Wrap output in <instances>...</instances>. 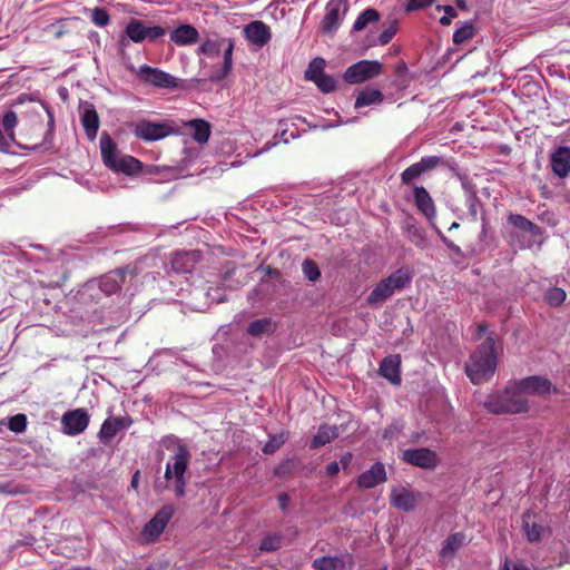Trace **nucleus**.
Instances as JSON below:
<instances>
[{"mask_svg":"<svg viewBox=\"0 0 570 570\" xmlns=\"http://www.w3.org/2000/svg\"><path fill=\"white\" fill-rule=\"evenodd\" d=\"M340 472V463L334 461V462H331L326 465V473L330 475V476H334L336 475L337 473Z\"/></svg>","mask_w":570,"mask_h":570,"instance_id":"nucleus-57","label":"nucleus"},{"mask_svg":"<svg viewBox=\"0 0 570 570\" xmlns=\"http://www.w3.org/2000/svg\"><path fill=\"white\" fill-rule=\"evenodd\" d=\"M455 4L461 10H466V1L465 0H455Z\"/></svg>","mask_w":570,"mask_h":570,"instance_id":"nucleus-60","label":"nucleus"},{"mask_svg":"<svg viewBox=\"0 0 570 570\" xmlns=\"http://www.w3.org/2000/svg\"><path fill=\"white\" fill-rule=\"evenodd\" d=\"M411 281L412 276L409 269L399 268L376 284L366 298L367 304L371 306L383 304L395 291H402L409 286Z\"/></svg>","mask_w":570,"mask_h":570,"instance_id":"nucleus-6","label":"nucleus"},{"mask_svg":"<svg viewBox=\"0 0 570 570\" xmlns=\"http://www.w3.org/2000/svg\"><path fill=\"white\" fill-rule=\"evenodd\" d=\"M384 99V95L379 89L365 88L361 90L356 97L354 107L360 109L371 105H380Z\"/></svg>","mask_w":570,"mask_h":570,"instance_id":"nucleus-29","label":"nucleus"},{"mask_svg":"<svg viewBox=\"0 0 570 570\" xmlns=\"http://www.w3.org/2000/svg\"><path fill=\"white\" fill-rule=\"evenodd\" d=\"M169 38L177 46H188L198 41L199 32L191 24H181L170 32Z\"/></svg>","mask_w":570,"mask_h":570,"instance_id":"nucleus-25","label":"nucleus"},{"mask_svg":"<svg viewBox=\"0 0 570 570\" xmlns=\"http://www.w3.org/2000/svg\"><path fill=\"white\" fill-rule=\"evenodd\" d=\"M129 273L130 268L128 266L109 272L100 278V289L108 295L117 293L121 289L126 275Z\"/></svg>","mask_w":570,"mask_h":570,"instance_id":"nucleus-19","label":"nucleus"},{"mask_svg":"<svg viewBox=\"0 0 570 570\" xmlns=\"http://www.w3.org/2000/svg\"><path fill=\"white\" fill-rule=\"evenodd\" d=\"M131 132L140 140L150 142L164 139L176 132L173 122L170 121H151L140 119L131 124Z\"/></svg>","mask_w":570,"mask_h":570,"instance_id":"nucleus-8","label":"nucleus"},{"mask_svg":"<svg viewBox=\"0 0 570 570\" xmlns=\"http://www.w3.org/2000/svg\"><path fill=\"white\" fill-rule=\"evenodd\" d=\"M137 76L141 81L158 88L177 89L179 87L177 78L148 65L140 66Z\"/></svg>","mask_w":570,"mask_h":570,"instance_id":"nucleus-12","label":"nucleus"},{"mask_svg":"<svg viewBox=\"0 0 570 570\" xmlns=\"http://www.w3.org/2000/svg\"><path fill=\"white\" fill-rule=\"evenodd\" d=\"M502 570H529L527 566L520 562H510L508 559L504 560Z\"/></svg>","mask_w":570,"mask_h":570,"instance_id":"nucleus-55","label":"nucleus"},{"mask_svg":"<svg viewBox=\"0 0 570 570\" xmlns=\"http://www.w3.org/2000/svg\"><path fill=\"white\" fill-rule=\"evenodd\" d=\"M507 220L513 228L528 232L532 236H539L541 234V228L523 215L509 214Z\"/></svg>","mask_w":570,"mask_h":570,"instance_id":"nucleus-28","label":"nucleus"},{"mask_svg":"<svg viewBox=\"0 0 570 570\" xmlns=\"http://www.w3.org/2000/svg\"><path fill=\"white\" fill-rule=\"evenodd\" d=\"M567 298V293L560 287H550L544 293V301L548 305L558 307Z\"/></svg>","mask_w":570,"mask_h":570,"instance_id":"nucleus-38","label":"nucleus"},{"mask_svg":"<svg viewBox=\"0 0 570 570\" xmlns=\"http://www.w3.org/2000/svg\"><path fill=\"white\" fill-rule=\"evenodd\" d=\"M314 83L323 94L334 92L337 88L336 79L327 73H324L323 76L317 77V79H314Z\"/></svg>","mask_w":570,"mask_h":570,"instance_id":"nucleus-39","label":"nucleus"},{"mask_svg":"<svg viewBox=\"0 0 570 570\" xmlns=\"http://www.w3.org/2000/svg\"><path fill=\"white\" fill-rule=\"evenodd\" d=\"M403 462L423 470H435L440 464V458L435 451L429 448L406 449L402 452Z\"/></svg>","mask_w":570,"mask_h":570,"instance_id":"nucleus-11","label":"nucleus"},{"mask_svg":"<svg viewBox=\"0 0 570 570\" xmlns=\"http://www.w3.org/2000/svg\"><path fill=\"white\" fill-rule=\"evenodd\" d=\"M100 153L104 165L115 173L135 175L141 170V163L129 155H119L117 144L107 131L100 136Z\"/></svg>","mask_w":570,"mask_h":570,"instance_id":"nucleus-4","label":"nucleus"},{"mask_svg":"<svg viewBox=\"0 0 570 570\" xmlns=\"http://www.w3.org/2000/svg\"><path fill=\"white\" fill-rule=\"evenodd\" d=\"M302 271L305 275V277L311 281L315 282L321 277V271L317 266V264L313 261L306 259L302 264Z\"/></svg>","mask_w":570,"mask_h":570,"instance_id":"nucleus-42","label":"nucleus"},{"mask_svg":"<svg viewBox=\"0 0 570 570\" xmlns=\"http://www.w3.org/2000/svg\"><path fill=\"white\" fill-rule=\"evenodd\" d=\"M380 12L374 8L365 9L355 20L352 30L355 32L364 30L368 24L380 20Z\"/></svg>","mask_w":570,"mask_h":570,"instance_id":"nucleus-34","label":"nucleus"},{"mask_svg":"<svg viewBox=\"0 0 570 570\" xmlns=\"http://www.w3.org/2000/svg\"><path fill=\"white\" fill-rule=\"evenodd\" d=\"M524 528H525V532H527V537L529 539V541H538L540 540L541 538V527L537 523H533V524H529V523H525L524 524Z\"/></svg>","mask_w":570,"mask_h":570,"instance_id":"nucleus-52","label":"nucleus"},{"mask_svg":"<svg viewBox=\"0 0 570 570\" xmlns=\"http://www.w3.org/2000/svg\"><path fill=\"white\" fill-rule=\"evenodd\" d=\"M88 140L94 141L99 130V116L94 105L88 104L80 116Z\"/></svg>","mask_w":570,"mask_h":570,"instance_id":"nucleus-23","label":"nucleus"},{"mask_svg":"<svg viewBox=\"0 0 570 570\" xmlns=\"http://www.w3.org/2000/svg\"><path fill=\"white\" fill-rule=\"evenodd\" d=\"M436 234L440 236L442 243L450 249L452 250L453 253L455 254H460L461 253V248L459 245L454 244L452 240H450L443 233L442 230L436 227L435 225L433 226Z\"/></svg>","mask_w":570,"mask_h":570,"instance_id":"nucleus-53","label":"nucleus"},{"mask_svg":"<svg viewBox=\"0 0 570 570\" xmlns=\"http://www.w3.org/2000/svg\"><path fill=\"white\" fill-rule=\"evenodd\" d=\"M420 500L421 494L411 491L406 487L396 485L391 490V504L404 512L413 511Z\"/></svg>","mask_w":570,"mask_h":570,"instance_id":"nucleus-15","label":"nucleus"},{"mask_svg":"<svg viewBox=\"0 0 570 570\" xmlns=\"http://www.w3.org/2000/svg\"><path fill=\"white\" fill-rule=\"evenodd\" d=\"M520 395H546L549 394L552 384L550 380L540 375L527 376L520 380L512 381Z\"/></svg>","mask_w":570,"mask_h":570,"instance_id":"nucleus-14","label":"nucleus"},{"mask_svg":"<svg viewBox=\"0 0 570 570\" xmlns=\"http://www.w3.org/2000/svg\"><path fill=\"white\" fill-rule=\"evenodd\" d=\"M284 535L278 532L267 533L261 541L259 550L262 552H274L283 544Z\"/></svg>","mask_w":570,"mask_h":570,"instance_id":"nucleus-36","label":"nucleus"},{"mask_svg":"<svg viewBox=\"0 0 570 570\" xmlns=\"http://www.w3.org/2000/svg\"><path fill=\"white\" fill-rule=\"evenodd\" d=\"M351 461H352V454L345 453L344 455H342L338 463L342 464V466L345 469L350 465Z\"/></svg>","mask_w":570,"mask_h":570,"instance_id":"nucleus-58","label":"nucleus"},{"mask_svg":"<svg viewBox=\"0 0 570 570\" xmlns=\"http://www.w3.org/2000/svg\"><path fill=\"white\" fill-rule=\"evenodd\" d=\"M17 122V115L12 110L7 111L1 120V129L8 132V136L11 140H13L14 138L13 128L16 127Z\"/></svg>","mask_w":570,"mask_h":570,"instance_id":"nucleus-41","label":"nucleus"},{"mask_svg":"<svg viewBox=\"0 0 570 570\" xmlns=\"http://www.w3.org/2000/svg\"><path fill=\"white\" fill-rule=\"evenodd\" d=\"M138 478H139V471H136L131 478V487L135 489L138 487Z\"/></svg>","mask_w":570,"mask_h":570,"instance_id":"nucleus-59","label":"nucleus"},{"mask_svg":"<svg viewBox=\"0 0 570 570\" xmlns=\"http://www.w3.org/2000/svg\"><path fill=\"white\" fill-rule=\"evenodd\" d=\"M325 59L322 57L314 58L309 63L307 69L305 70V79L313 81L325 73Z\"/></svg>","mask_w":570,"mask_h":570,"instance_id":"nucleus-37","label":"nucleus"},{"mask_svg":"<svg viewBox=\"0 0 570 570\" xmlns=\"http://www.w3.org/2000/svg\"><path fill=\"white\" fill-rule=\"evenodd\" d=\"M276 328L275 323L272 318L264 317L250 322L247 326V334L253 337H259L263 335L272 334Z\"/></svg>","mask_w":570,"mask_h":570,"instance_id":"nucleus-31","label":"nucleus"},{"mask_svg":"<svg viewBox=\"0 0 570 570\" xmlns=\"http://www.w3.org/2000/svg\"><path fill=\"white\" fill-rule=\"evenodd\" d=\"M475 30L472 23H465L463 27L456 29L453 33V42L461 45L471 40L474 37Z\"/></svg>","mask_w":570,"mask_h":570,"instance_id":"nucleus-40","label":"nucleus"},{"mask_svg":"<svg viewBox=\"0 0 570 570\" xmlns=\"http://www.w3.org/2000/svg\"><path fill=\"white\" fill-rule=\"evenodd\" d=\"M277 500H278V504H279V508L283 510V511H286L288 504H289V497L287 493L283 492V493H279L278 497H277Z\"/></svg>","mask_w":570,"mask_h":570,"instance_id":"nucleus-56","label":"nucleus"},{"mask_svg":"<svg viewBox=\"0 0 570 570\" xmlns=\"http://www.w3.org/2000/svg\"><path fill=\"white\" fill-rule=\"evenodd\" d=\"M518 237H519V236H518L517 234H514V233H510V234H509V242H510L511 244H513V243H514V240H515Z\"/></svg>","mask_w":570,"mask_h":570,"instance_id":"nucleus-61","label":"nucleus"},{"mask_svg":"<svg viewBox=\"0 0 570 570\" xmlns=\"http://www.w3.org/2000/svg\"><path fill=\"white\" fill-rule=\"evenodd\" d=\"M190 461V452L185 444L179 443L174 455L170 456L165 469L166 481L174 482V490L177 498L186 494L187 484L186 471Z\"/></svg>","mask_w":570,"mask_h":570,"instance_id":"nucleus-5","label":"nucleus"},{"mask_svg":"<svg viewBox=\"0 0 570 570\" xmlns=\"http://www.w3.org/2000/svg\"><path fill=\"white\" fill-rule=\"evenodd\" d=\"M23 487L16 484L12 481L0 482V493L6 495H18L24 493Z\"/></svg>","mask_w":570,"mask_h":570,"instance_id":"nucleus-47","label":"nucleus"},{"mask_svg":"<svg viewBox=\"0 0 570 570\" xmlns=\"http://www.w3.org/2000/svg\"><path fill=\"white\" fill-rule=\"evenodd\" d=\"M173 513H174L173 507L171 505H167V507L161 508L154 515V518L158 521V523L163 524L166 528L167 523L169 522V520L173 517Z\"/></svg>","mask_w":570,"mask_h":570,"instance_id":"nucleus-50","label":"nucleus"},{"mask_svg":"<svg viewBox=\"0 0 570 570\" xmlns=\"http://www.w3.org/2000/svg\"><path fill=\"white\" fill-rule=\"evenodd\" d=\"M166 35V29L161 26H148L145 21L139 19H130L125 28V36L120 37V47H126L129 40L140 43L144 40L156 41L158 38Z\"/></svg>","mask_w":570,"mask_h":570,"instance_id":"nucleus-7","label":"nucleus"},{"mask_svg":"<svg viewBox=\"0 0 570 570\" xmlns=\"http://www.w3.org/2000/svg\"><path fill=\"white\" fill-rule=\"evenodd\" d=\"M404 70H406V66H405V63H402V65H400V66L397 67V72H401V71H404Z\"/></svg>","mask_w":570,"mask_h":570,"instance_id":"nucleus-64","label":"nucleus"},{"mask_svg":"<svg viewBox=\"0 0 570 570\" xmlns=\"http://www.w3.org/2000/svg\"><path fill=\"white\" fill-rule=\"evenodd\" d=\"M353 557L350 553H341L337 556H324L313 561L316 570H345L352 568Z\"/></svg>","mask_w":570,"mask_h":570,"instance_id":"nucleus-18","label":"nucleus"},{"mask_svg":"<svg viewBox=\"0 0 570 570\" xmlns=\"http://www.w3.org/2000/svg\"><path fill=\"white\" fill-rule=\"evenodd\" d=\"M40 106L48 115V132L47 134H51L55 128V117H53L52 110L49 106H47L43 102H41Z\"/></svg>","mask_w":570,"mask_h":570,"instance_id":"nucleus-54","label":"nucleus"},{"mask_svg":"<svg viewBox=\"0 0 570 570\" xmlns=\"http://www.w3.org/2000/svg\"><path fill=\"white\" fill-rule=\"evenodd\" d=\"M466 206L471 218L476 220L479 215V207H481V200L474 193L468 197Z\"/></svg>","mask_w":570,"mask_h":570,"instance_id":"nucleus-49","label":"nucleus"},{"mask_svg":"<svg viewBox=\"0 0 570 570\" xmlns=\"http://www.w3.org/2000/svg\"><path fill=\"white\" fill-rule=\"evenodd\" d=\"M90 18L97 27H106L110 22V16L105 8H94Z\"/></svg>","mask_w":570,"mask_h":570,"instance_id":"nucleus-44","label":"nucleus"},{"mask_svg":"<svg viewBox=\"0 0 570 570\" xmlns=\"http://www.w3.org/2000/svg\"><path fill=\"white\" fill-rule=\"evenodd\" d=\"M62 430L68 435L83 432L89 424V415L85 409L68 411L61 419Z\"/></svg>","mask_w":570,"mask_h":570,"instance_id":"nucleus-16","label":"nucleus"},{"mask_svg":"<svg viewBox=\"0 0 570 570\" xmlns=\"http://www.w3.org/2000/svg\"><path fill=\"white\" fill-rule=\"evenodd\" d=\"M8 428L14 433H22L27 428L26 414L19 413L9 419Z\"/></svg>","mask_w":570,"mask_h":570,"instance_id":"nucleus-45","label":"nucleus"},{"mask_svg":"<svg viewBox=\"0 0 570 570\" xmlns=\"http://www.w3.org/2000/svg\"><path fill=\"white\" fill-rule=\"evenodd\" d=\"M245 37L252 43L265 46L271 40V30L263 21L254 20L244 28Z\"/></svg>","mask_w":570,"mask_h":570,"instance_id":"nucleus-21","label":"nucleus"},{"mask_svg":"<svg viewBox=\"0 0 570 570\" xmlns=\"http://www.w3.org/2000/svg\"><path fill=\"white\" fill-rule=\"evenodd\" d=\"M386 481V472L384 464L374 463L368 470L364 471L357 479V484L363 489H372L380 483Z\"/></svg>","mask_w":570,"mask_h":570,"instance_id":"nucleus-22","label":"nucleus"},{"mask_svg":"<svg viewBox=\"0 0 570 570\" xmlns=\"http://www.w3.org/2000/svg\"><path fill=\"white\" fill-rule=\"evenodd\" d=\"M552 171L559 178L570 174V147L559 146L550 156Z\"/></svg>","mask_w":570,"mask_h":570,"instance_id":"nucleus-20","label":"nucleus"},{"mask_svg":"<svg viewBox=\"0 0 570 570\" xmlns=\"http://www.w3.org/2000/svg\"><path fill=\"white\" fill-rule=\"evenodd\" d=\"M125 428L124 419L121 417H110L107 419L99 431V439L102 443H107L111 440L116 434Z\"/></svg>","mask_w":570,"mask_h":570,"instance_id":"nucleus-30","label":"nucleus"},{"mask_svg":"<svg viewBox=\"0 0 570 570\" xmlns=\"http://www.w3.org/2000/svg\"><path fill=\"white\" fill-rule=\"evenodd\" d=\"M165 527L158 523L155 518H153L146 523L144 528V534L150 538H157L160 535V533H163Z\"/></svg>","mask_w":570,"mask_h":570,"instance_id":"nucleus-46","label":"nucleus"},{"mask_svg":"<svg viewBox=\"0 0 570 570\" xmlns=\"http://www.w3.org/2000/svg\"><path fill=\"white\" fill-rule=\"evenodd\" d=\"M186 126L194 130L193 138L198 144H205L210 137V125L208 121L196 118L186 122Z\"/></svg>","mask_w":570,"mask_h":570,"instance_id":"nucleus-32","label":"nucleus"},{"mask_svg":"<svg viewBox=\"0 0 570 570\" xmlns=\"http://www.w3.org/2000/svg\"><path fill=\"white\" fill-rule=\"evenodd\" d=\"M338 428L336 425L323 424L318 428L316 434L311 441V449H320L338 436Z\"/></svg>","mask_w":570,"mask_h":570,"instance_id":"nucleus-27","label":"nucleus"},{"mask_svg":"<svg viewBox=\"0 0 570 570\" xmlns=\"http://www.w3.org/2000/svg\"><path fill=\"white\" fill-rule=\"evenodd\" d=\"M483 406L492 414H521L529 411L528 399L520 395L512 381L502 391L489 394Z\"/></svg>","mask_w":570,"mask_h":570,"instance_id":"nucleus-3","label":"nucleus"},{"mask_svg":"<svg viewBox=\"0 0 570 570\" xmlns=\"http://www.w3.org/2000/svg\"><path fill=\"white\" fill-rule=\"evenodd\" d=\"M438 10H443L445 12V16L440 18V23L443 26H449L452 21V18H455L458 16L456 10L450 6H436Z\"/></svg>","mask_w":570,"mask_h":570,"instance_id":"nucleus-51","label":"nucleus"},{"mask_svg":"<svg viewBox=\"0 0 570 570\" xmlns=\"http://www.w3.org/2000/svg\"><path fill=\"white\" fill-rule=\"evenodd\" d=\"M406 238L417 248L425 249L429 246V242L423 228L415 224H407L404 228Z\"/></svg>","mask_w":570,"mask_h":570,"instance_id":"nucleus-33","label":"nucleus"},{"mask_svg":"<svg viewBox=\"0 0 570 570\" xmlns=\"http://www.w3.org/2000/svg\"><path fill=\"white\" fill-rule=\"evenodd\" d=\"M489 325L480 323L476 325L473 338L482 341L478 347V356H498L501 351V343L494 333H488Z\"/></svg>","mask_w":570,"mask_h":570,"instance_id":"nucleus-13","label":"nucleus"},{"mask_svg":"<svg viewBox=\"0 0 570 570\" xmlns=\"http://www.w3.org/2000/svg\"><path fill=\"white\" fill-rule=\"evenodd\" d=\"M464 539V534L460 532L450 534L443 543L441 556L443 558L452 557L462 547Z\"/></svg>","mask_w":570,"mask_h":570,"instance_id":"nucleus-35","label":"nucleus"},{"mask_svg":"<svg viewBox=\"0 0 570 570\" xmlns=\"http://www.w3.org/2000/svg\"><path fill=\"white\" fill-rule=\"evenodd\" d=\"M382 69V63L376 60H361L345 70L343 79L351 85L362 83L380 76Z\"/></svg>","mask_w":570,"mask_h":570,"instance_id":"nucleus-9","label":"nucleus"},{"mask_svg":"<svg viewBox=\"0 0 570 570\" xmlns=\"http://www.w3.org/2000/svg\"><path fill=\"white\" fill-rule=\"evenodd\" d=\"M401 358H382L379 373L394 385L401 383L400 374Z\"/></svg>","mask_w":570,"mask_h":570,"instance_id":"nucleus-26","label":"nucleus"},{"mask_svg":"<svg viewBox=\"0 0 570 570\" xmlns=\"http://www.w3.org/2000/svg\"><path fill=\"white\" fill-rule=\"evenodd\" d=\"M235 49V41L226 37H207L203 40L198 48V53L208 58H215L223 52V62L219 68L215 69L209 76L213 82H219L226 79L233 70V52Z\"/></svg>","mask_w":570,"mask_h":570,"instance_id":"nucleus-2","label":"nucleus"},{"mask_svg":"<svg viewBox=\"0 0 570 570\" xmlns=\"http://www.w3.org/2000/svg\"><path fill=\"white\" fill-rule=\"evenodd\" d=\"M442 165H445V160L442 157L435 155L425 156L420 161L405 168L400 175L402 185L412 187L414 204L429 222L435 218L436 207L429 191L423 186L415 185V180Z\"/></svg>","mask_w":570,"mask_h":570,"instance_id":"nucleus-1","label":"nucleus"},{"mask_svg":"<svg viewBox=\"0 0 570 570\" xmlns=\"http://www.w3.org/2000/svg\"><path fill=\"white\" fill-rule=\"evenodd\" d=\"M196 261L194 252H177L171 256L170 266L177 274H188L193 272Z\"/></svg>","mask_w":570,"mask_h":570,"instance_id":"nucleus-24","label":"nucleus"},{"mask_svg":"<svg viewBox=\"0 0 570 570\" xmlns=\"http://www.w3.org/2000/svg\"><path fill=\"white\" fill-rule=\"evenodd\" d=\"M460 227V224L456 222H453L452 225L449 227V230L458 229Z\"/></svg>","mask_w":570,"mask_h":570,"instance_id":"nucleus-63","label":"nucleus"},{"mask_svg":"<svg viewBox=\"0 0 570 570\" xmlns=\"http://www.w3.org/2000/svg\"><path fill=\"white\" fill-rule=\"evenodd\" d=\"M497 367V358H469L464 364L465 374L473 384L488 382Z\"/></svg>","mask_w":570,"mask_h":570,"instance_id":"nucleus-10","label":"nucleus"},{"mask_svg":"<svg viewBox=\"0 0 570 570\" xmlns=\"http://www.w3.org/2000/svg\"><path fill=\"white\" fill-rule=\"evenodd\" d=\"M396 31H397V21L393 20L390 23V26L379 35V38H377L379 43L381 46L387 45L392 40V38L395 36Z\"/></svg>","mask_w":570,"mask_h":570,"instance_id":"nucleus-48","label":"nucleus"},{"mask_svg":"<svg viewBox=\"0 0 570 570\" xmlns=\"http://www.w3.org/2000/svg\"><path fill=\"white\" fill-rule=\"evenodd\" d=\"M38 146H39V142H35V144H32L30 146L26 145V146H23V148H26V149H36Z\"/></svg>","mask_w":570,"mask_h":570,"instance_id":"nucleus-62","label":"nucleus"},{"mask_svg":"<svg viewBox=\"0 0 570 570\" xmlns=\"http://www.w3.org/2000/svg\"><path fill=\"white\" fill-rule=\"evenodd\" d=\"M347 2L345 0H332L326 6V13L322 20V31L332 35L340 26L341 12L345 14Z\"/></svg>","mask_w":570,"mask_h":570,"instance_id":"nucleus-17","label":"nucleus"},{"mask_svg":"<svg viewBox=\"0 0 570 570\" xmlns=\"http://www.w3.org/2000/svg\"><path fill=\"white\" fill-rule=\"evenodd\" d=\"M286 441L284 433L272 435L263 448L265 454L275 453Z\"/></svg>","mask_w":570,"mask_h":570,"instance_id":"nucleus-43","label":"nucleus"}]
</instances>
